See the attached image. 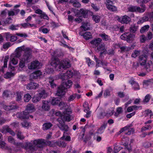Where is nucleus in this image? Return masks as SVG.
Segmentation results:
<instances>
[{
  "label": "nucleus",
  "mask_w": 153,
  "mask_h": 153,
  "mask_svg": "<svg viewBox=\"0 0 153 153\" xmlns=\"http://www.w3.org/2000/svg\"><path fill=\"white\" fill-rule=\"evenodd\" d=\"M57 120L59 123L57 124V126L60 130L66 132L69 131V127L67 125L65 124V122H69L71 120L70 115L62 116L58 118Z\"/></svg>",
  "instance_id": "obj_1"
},
{
  "label": "nucleus",
  "mask_w": 153,
  "mask_h": 153,
  "mask_svg": "<svg viewBox=\"0 0 153 153\" xmlns=\"http://www.w3.org/2000/svg\"><path fill=\"white\" fill-rule=\"evenodd\" d=\"M51 64L57 70L60 69L62 68L66 69L71 66L69 60L67 59L63 60L61 62L58 60H54L52 61Z\"/></svg>",
  "instance_id": "obj_2"
},
{
  "label": "nucleus",
  "mask_w": 153,
  "mask_h": 153,
  "mask_svg": "<svg viewBox=\"0 0 153 153\" xmlns=\"http://www.w3.org/2000/svg\"><path fill=\"white\" fill-rule=\"evenodd\" d=\"M32 50L29 48H26L24 53L21 57L19 63V66L22 68L25 66V63H27L30 61L32 57Z\"/></svg>",
  "instance_id": "obj_3"
},
{
  "label": "nucleus",
  "mask_w": 153,
  "mask_h": 153,
  "mask_svg": "<svg viewBox=\"0 0 153 153\" xmlns=\"http://www.w3.org/2000/svg\"><path fill=\"white\" fill-rule=\"evenodd\" d=\"M72 82L70 80L67 82H63L58 88L56 94L57 96H60L65 94L67 88H69L72 86Z\"/></svg>",
  "instance_id": "obj_4"
},
{
  "label": "nucleus",
  "mask_w": 153,
  "mask_h": 153,
  "mask_svg": "<svg viewBox=\"0 0 153 153\" xmlns=\"http://www.w3.org/2000/svg\"><path fill=\"white\" fill-rule=\"evenodd\" d=\"M135 35L129 32H126L121 35L120 38L122 40L126 41L127 42L131 43L134 40Z\"/></svg>",
  "instance_id": "obj_5"
},
{
  "label": "nucleus",
  "mask_w": 153,
  "mask_h": 153,
  "mask_svg": "<svg viewBox=\"0 0 153 153\" xmlns=\"http://www.w3.org/2000/svg\"><path fill=\"white\" fill-rule=\"evenodd\" d=\"M140 6L141 8L136 6L131 5L128 7V10L129 12H138L139 13L144 12L146 9L145 5L143 4H141Z\"/></svg>",
  "instance_id": "obj_6"
},
{
  "label": "nucleus",
  "mask_w": 153,
  "mask_h": 153,
  "mask_svg": "<svg viewBox=\"0 0 153 153\" xmlns=\"http://www.w3.org/2000/svg\"><path fill=\"white\" fill-rule=\"evenodd\" d=\"M34 143L35 144L39 145V148H42L44 145H47L50 146H53L50 141L43 139L35 140H34Z\"/></svg>",
  "instance_id": "obj_7"
},
{
  "label": "nucleus",
  "mask_w": 153,
  "mask_h": 153,
  "mask_svg": "<svg viewBox=\"0 0 153 153\" xmlns=\"http://www.w3.org/2000/svg\"><path fill=\"white\" fill-rule=\"evenodd\" d=\"M22 49L21 47H19L16 50L14 57L11 60V62L13 65H16L18 63V60L17 58L19 57L21 55Z\"/></svg>",
  "instance_id": "obj_8"
},
{
  "label": "nucleus",
  "mask_w": 153,
  "mask_h": 153,
  "mask_svg": "<svg viewBox=\"0 0 153 153\" xmlns=\"http://www.w3.org/2000/svg\"><path fill=\"white\" fill-rule=\"evenodd\" d=\"M41 63L37 60L33 61L28 65V68L30 69L40 68L41 67Z\"/></svg>",
  "instance_id": "obj_9"
},
{
  "label": "nucleus",
  "mask_w": 153,
  "mask_h": 153,
  "mask_svg": "<svg viewBox=\"0 0 153 153\" xmlns=\"http://www.w3.org/2000/svg\"><path fill=\"white\" fill-rule=\"evenodd\" d=\"M117 20L119 22L122 23L126 24L129 23L131 20V18L126 15H125L122 17L119 18Z\"/></svg>",
  "instance_id": "obj_10"
},
{
  "label": "nucleus",
  "mask_w": 153,
  "mask_h": 153,
  "mask_svg": "<svg viewBox=\"0 0 153 153\" xmlns=\"http://www.w3.org/2000/svg\"><path fill=\"white\" fill-rule=\"evenodd\" d=\"M17 117L22 119H27L29 118V114L26 111H24L23 112L17 113L16 114Z\"/></svg>",
  "instance_id": "obj_11"
},
{
  "label": "nucleus",
  "mask_w": 153,
  "mask_h": 153,
  "mask_svg": "<svg viewBox=\"0 0 153 153\" xmlns=\"http://www.w3.org/2000/svg\"><path fill=\"white\" fill-rule=\"evenodd\" d=\"M147 57L148 56L145 54H142L139 56V61L141 65H145Z\"/></svg>",
  "instance_id": "obj_12"
},
{
  "label": "nucleus",
  "mask_w": 153,
  "mask_h": 153,
  "mask_svg": "<svg viewBox=\"0 0 153 153\" xmlns=\"http://www.w3.org/2000/svg\"><path fill=\"white\" fill-rule=\"evenodd\" d=\"M38 84L33 82H30L27 85L26 88L28 90L36 89L38 87Z\"/></svg>",
  "instance_id": "obj_13"
},
{
  "label": "nucleus",
  "mask_w": 153,
  "mask_h": 153,
  "mask_svg": "<svg viewBox=\"0 0 153 153\" xmlns=\"http://www.w3.org/2000/svg\"><path fill=\"white\" fill-rule=\"evenodd\" d=\"M42 108L45 111H48L50 109L49 102L47 100H43Z\"/></svg>",
  "instance_id": "obj_14"
},
{
  "label": "nucleus",
  "mask_w": 153,
  "mask_h": 153,
  "mask_svg": "<svg viewBox=\"0 0 153 153\" xmlns=\"http://www.w3.org/2000/svg\"><path fill=\"white\" fill-rule=\"evenodd\" d=\"M39 145L35 144L34 143V141H31V143H28L27 144L26 147L28 149L31 150L32 151L36 150V147H39Z\"/></svg>",
  "instance_id": "obj_15"
},
{
  "label": "nucleus",
  "mask_w": 153,
  "mask_h": 153,
  "mask_svg": "<svg viewBox=\"0 0 153 153\" xmlns=\"http://www.w3.org/2000/svg\"><path fill=\"white\" fill-rule=\"evenodd\" d=\"M35 111V106L32 104H29L27 106L25 111H26L28 114L29 113Z\"/></svg>",
  "instance_id": "obj_16"
},
{
  "label": "nucleus",
  "mask_w": 153,
  "mask_h": 153,
  "mask_svg": "<svg viewBox=\"0 0 153 153\" xmlns=\"http://www.w3.org/2000/svg\"><path fill=\"white\" fill-rule=\"evenodd\" d=\"M105 45L104 43H102L100 44L95 48V51L96 52L98 53L100 51L102 52L105 50Z\"/></svg>",
  "instance_id": "obj_17"
},
{
  "label": "nucleus",
  "mask_w": 153,
  "mask_h": 153,
  "mask_svg": "<svg viewBox=\"0 0 153 153\" xmlns=\"http://www.w3.org/2000/svg\"><path fill=\"white\" fill-rule=\"evenodd\" d=\"M102 39L98 38L94 39V40L91 41L90 43L93 45L95 47H96L102 43Z\"/></svg>",
  "instance_id": "obj_18"
},
{
  "label": "nucleus",
  "mask_w": 153,
  "mask_h": 153,
  "mask_svg": "<svg viewBox=\"0 0 153 153\" xmlns=\"http://www.w3.org/2000/svg\"><path fill=\"white\" fill-rule=\"evenodd\" d=\"M106 115L107 113L104 110L101 109L98 110V112L97 114V117L98 118L102 119Z\"/></svg>",
  "instance_id": "obj_19"
},
{
  "label": "nucleus",
  "mask_w": 153,
  "mask_h": 153,
  "mask_svg": "<svg viewBox=\"0 0 153 153\" xmlns=\"http://www.w3.org/2000/svg\"><path fill=\"white\" fill-rule=\"evenodd\" d=\"M138 26L135 24L131 25L129 28V30L130 33H135L138 29Z\"/></svg>",
  "instance_id": "obj_20"
},
{
  "label": "nucleus",
  "mask_w": 153,
  "mask_h": 153,
  "mask_svg": "<svg viewBox=\"0 0 153 153\" xmlns=\"http://www.w3.org/2000/svg\"><path fill=\"white\" fill-rule=\"evenodd\" d=\"M9 58V56L7 55L5 56L4 59V65L1 69H0V71L2 72L3 73H4V69L7 67V62L8 61Z\"/></svg>",
  "instance_id": "obj_21"
},
{
  "label": "nucleus",
  "mask_w": 153,
  "mask_h": 153,
  "mask_svg": "<svg viewBox=\"0 0 153 153\" xmlns=\"http://www.w3.org/2000/svg\"><path fill=\"white\" fill-rule=\"evenodd\" d=\"M107 124V123L104 122L103 124L97 130V133L98 134H102L105 129Z\"/></svg>",
  "instance_id": "obj_22"
},
{
  "label": "nucleus",
  "mask_w": 153,
  "mask_h": 153,
  "mask_svg": "<svg viewBox=\"0 0 153 153\" xmlns=\"http://www.w3.org/2000/svg\"><path fill=\"white\" fill-rule=\"evenodd\" d=\"M99 36L101 37L102 39L104 41H110L111 40L110 37L105 33H100L99 34Z\"/></svg>",
  "instance_id": "obj_23"
},
{
  "label": "nucleus",
  "mask_w": 153,
  "mask_h": 153,
  "mask_svg": "<svg viewBox=\"0 0 153 153\" xmlns=\"http://www.w3.org/2000/svg\"><path fill=\"white\" fill-rule=\"evenodd\" d=\"M69 4H72L73 6L79 8L81 7V4L78 1L75 0H70L69 2Z\"/></svg>",
  "instance_id": "obj_24"
},
{
  "label": "nucleus",
  "mask_w": 153,
  "mask_h": 153,
  "mask_svg": "<svg viewBox=\"0 0 153 153\" xmlns=\"http://www.w3.org/2000/svg\"><path fill=\"white\" fill-rule=\"evenodd\" d=\"M53 126V124L50 122H47L44 123L42 125V129L44 131H46L50 129Z\"/></svg>",
  "instance_id": "obj_25"
},
{
  "label": "nucleus",
  "mask_w": 153,
  "mask_h": 153,
  "mask_svg": "<svg viewBox=\"0 0 153 153\" xmlns=\"http://www.w3.org/2000/svg\"><path fill=\"white\" fill-rule=\"evenodd\" d=\"M107 53L108 55H114V52L113 50L112 49H110V50L107 51L106 49L102 52H101L100 53V56H102V54L104 53Z\"/></svg>",
  "instance_id": "obj_26"
},
{
  "label": "nucleus",
  "mask_w": 153,
  "mask_h": 153,
  "mask_svg": "<svg viewBox=\"0 0 153 153\" xmlns=\"http://www.w3.org/2000/svg\"><path fill=\"white\" fill-rule=\"evenodd\" d=\"M132 124H130L129 125H127L124 127L121 128L120 130V131L119 132L120 133L123 132L124 131H128L131 129L133 128H132Z\"/></svg>",
  "instance_id": "obj_27"
},
{
  "label": "nucleus",
  "mask_w": 153,
  "mask_h": 153,
  "mask_svg": "<svg viewBox=\"0 0 153 153\" xmlns=\"http://www.w3.org/2000/svg\"><path fill=\"white\" fill-rule=\"evenodd\" d=\"M49 82L52 88H54L56 87V85L54 82V79L52 77H50L48 79Z\"/></svg>",
  "instance_id": "obj_28"
},
{
  "label": "nucleus",
  "mask_w": 153,
  "mask_h": 153,
  "mask_svg": "<svg viewBox=\"0 0 153 153\" xmlns=\"http://www.w3.org/2000/svg\"><path fill=\"white\" fill-rule=\"evenodd\" d=\"M79 14L82 15L83 17L85 18L87 16V14L88 13V11L85 9L83 8L80 9L79 10Z\"/></svg>",
  "instance_id": "obj_29"
},
{
  "label": "nucleus",
  "mask_w": 153,
  "mask_h": 153,
  "mask_svg": "<svg viewBox=\"0 0 153 153\" xmlns=\"http://www.w3.org/2000/svg\"><path fill=\"white\" fill-rule=\"evenodd\" d=\"M41 98H45L47 97L48 94L47 93L45 90H43L41 91L38 94Z\"/></svg>",
  "instance_id": "obj_30"
},
{
  "label": "nucleus",
  "mask_w": 153,
  "mask_h": 153,
  "mask_svg": "<svg viewBox=\"0 0 153 153\" xmlns=\"http://www.w3.org/2000/svg\"><path fill=\"white\" fill-rule=\"evenodd\" d=\"M7 13L8 16H10L9 11L8 10H5L1 12L0 15V20L1 21L2 20V17H4L6 16Z\"/></svg>",
  "instance_id": "obj_31"
},
{
  "label": "nucleus",
  "mask_w": 153,
  "mask_h": 153,
  "mask_svg": "<svg viewBox=\"0 0 153 153\" xmlns=\"http://www.w3.org/2000/svg\"><path fill=\"white\" fill-rule=\"evenodd\" d=\"M60 99L58 98H53L51 101V104L53 105L59 104L60 102Z\"/></svg>",
  "instance_id": "obj_32"
},
{
  "label": "nucleus",
  "mask_w": 153,
  "mask_h": 153,
  "mask_svg": "<svg viewBox=\"0 0 153 153\" xmlns=\"http://www.w3.org/2000/svg\"><path fill=\"white\" fill-rule=\"evenodd\" d=\"M82 36L86 40H88L92 38L91 34L89 32H86Z\"/></svg>",
  "instance_id": "obj_33"
},
{
  "label": "nucleus",
  "mask_w": 153,
  "mask_h": 153,
  "mask_svg": "<svg viewBox=\"0 0 153 153\" xmlns=\"http://www.w3.org/2000/svg\"><path fill=\"white\" fill-rule=\"evenodd\" d=\"M149 20V18L147 16H144L140 19L137 22L138 24L143 23V22L148 21Z\"/></svg>",
  "instance_id": "obj_34"
},
{
  "label": "nucleus",
  "mask_w": 153,
  "mask_h": 153,
  "mask_svg": "<svg viewBox=\"0 0 153 153\" xmlns=\"http://www.w3.org/2000/svg\"><path fill=\"white\" fill-rule=\"evenodd\" d=\"M31 96L28 93L24 95V101L25 102H28L31 98Z\"/></svg>",
  "instance_id": "obj_35"
},
{
  "label": "nucleus",
  "mask_w": 153,
  "mask_h": 153,
  "mask_svg": "<svg viewBox=\"0 0 153 153\" xmlns=\"http://www.w3.org/2000/svg\"><path fill=\"white\" fill-rule=\"evenodd\" d=\"M41 97L38 94L32 98V101L33 102L36 103L39 101L41 99Z\"/></svg>",
  "instance_id": "obj_36"
},
{
  "label": "nucleus",
  "mask_w": 153,
  "mask_h": 153,
  "mask_svg": "<svg viewBox=\"0 0 153 153\" xmlns=\"http://www.w3.org/2000/svg\"><path fill=\"white\" fill-rule=\"evenodd\" d=\"M149 28V25H146L142 27L140 29V32L141 33H143L145 32L148 31Z\"/></svg>",
  "instance_id": "obj_37"
},
{
  "label": "nucleus",
  "mask_w": 153,
  "mask_h": 153,
  "mask_svg": "<svg viewBox=\"0 0 153 153\" xmlns=\"http://www.w3.org/2000/svg\"><path fill=\"white\" fill-rule=\"evenodd\" d=\"M66 74L65 73L60 74L58 75V77L59 79H61L62 81L68 79L67 77Z\"/></svg>",
  "instance_id": "obj_38"
},
{
  "label": "nucleus",
  "mask_w": 153,
  "mask_h": 153,
  "mask_svg": "<svg viewBox=\"0 0 153 153\" xmlns=\"http://www.w3.org/2000/svg\"><path fill=\"white\" fill-rule=\"evenodd\" d=\"M108 10L112 12H116L117 10V7L113 5L110 6L108 5L107 8Z\"/></svg>",
  "instance_id": "obj_39"
},
{
  "label": "nucleus",
  "mask_w": 153,
  "mask_h": 153,
  "mask_svg": "<svg viewBox=\"0 0 153 153\" xmlns=\"http://www.w3.org/2000/svg\"><path fill=\"white\" fill-rule=\"evenodd\" d=\"M59 106L62 108H65L66 107L68 106L67 104L65 102L60 101L59 104Z\"/></svg>",
  "instance_id": "obj_40"
},
{
  "label": "nucleus",
  "mask_w": 153,
  "mask_h": 153,
  "mask_svg": "<svg viewBox=\"0 0 153 153\" xmlns=\"http://www.w3.org/2000/svg\"><path fill=\"white\" fill-rule=\"evenodd\" d=\"M1 131L3 133H4L9 132L10 131V128L8 126H5L1 129Z\"/></svg>",
  "instance_id": "obj_41"
},
{
  "label": "nucleus",
  "mask_w": 153,
  "mask_h": 153,
  "mask_svg": "<svg viewBox=\"0 0 153 153\" xmlns=\"http://www.w3.org/2000/svg\"><path fill=\"white\" fill-rule=\"evenodd\" d=\"M56 144L59 146H62V147H65L66 145V143L63 141H57L56 142Z\"/></svg>",
  "instance_id": "obj_42"
},
{
  "label": "nucleus",
  "mask_w": 153,
  "mask_h": 153,
  "mask_svg": "<svg viewBox=\"0 0 153 153\" xmlns=\"http://www.w3.org/2000/svg\"><path fill=\"white\" fill-rule=\"evenodd\" d=\"M19 9H14L13 10H10V16L16 15L19 12Z\"/></svg>",
  "instance_id": "obj_43"
},
{
  "label": "nucleus",
  "mask_w": 153,
  "mask_h": 153,
  "mask_svg": "<svg viewBox=\"0 0 153 153\" xmlns=\"http://www.w3.org/2000/svg\"><path fill=\"white\" fill-rule=\"evenodd\" d=\"M114 113V109L111 108L108 109L106 113H107V115L111 116Z\"/></svg>",
  "instance_id": "obj_44"
},
{
  "label": "nucleus",
  "mask_w": 153,
  "mask_h": 153,
  "mask_svg": "<svg viewBox=\"0 0 153 153\" xmlns=\"http://www.w3.org/2000/svg\"><path fill=\"white\" fill-rule=\"evenodd\" d=\"M10 143H12L17 146H21L22 145V143H16L14 140L13 138L11 137H10Z\"/></svg>",
  "instance_id": "obj_45"
},
{
  "label": "nucleus",
  "mask_w": 153,
  "mask_h": 153,
  "mask_svg": "<svg viewBox=\"0 0 153 153\" xmlns=\"http://www.w3.org/2000/svg\"><path fill=\"white\" fill-rule=\"evenodd\" d=\"M93 19L96 23L99 22L100 19V16H99L94 15L92 17Z\"/></svg>",
  "instance_id": "obj_46"
},
{
  "label": "nucleus",
  "mask_w": 153,
  "mask_h": 153,
  "mask_svg": "<svg viewBox=\"0 0 153 153\" xmlns=\"http://www.w3.org/2000/svg\"><path fill=\"white\" fill-rule=\"evenodd\" d=\"M66 74L67 77L68 79L71 77L73 76V72L71 71L70 70H68L65 73Z\"/></svg>",
  "instance_id": "obj_47"
},
{
  "label": "nucleus",
  "mask_w": 153,
  "mask_h": 153,
  "mask_svg": "<svg viewBox=\"0 0 153 153\" xmlns=\"http://www.w3.org/2000/svg\"><path fill=\"white\" fill-rule=\"evenodd\" d=\"M140 51L135 50L134 52L132 54L131 56L134 58L136 57L137 56L140 55Z\"/></svg>",
  "instance_id": "obj_48"
},
{
  "label": "nucleus",
  "mask_w": 153,
  "mask_h": 153,
  "mask_svg": "<svg viewBox=\"0 0 153 153\" xmlns=\"http://www.w3.org/2000/svg\"><path fill=\"white\" fill-rule=\"evenodd\" d=\"M153 37V35L152 32L149 31L147 33L146 37L148 40L151 39Z\"/></svg>",
  "instance_id": "obj_49"
},
{
  "label": "nucleus",
  "mask_w": 153,
  "mask_h": 153,
  "mask_svg": "<svg viewBox=\"0 0 153 153\" xmlns=\"http://www.w3.org/2000/svg\"><path fill=\"white\" fill-rule=\"evenodd\" d=\"M135 130L134 128L131 129L130 130L128 131H126L125 133V134L128 135H130L131 134H133Z\"/></svg>",
  "instance_id": "obj_50"
},
{
  "label": "nucleus",
  "mask_w": 153,
  "mask_h": 153,
  "mask_svg": "<svg viewBox=\"0 0 153 153\" xmlns=\"http://www.w3.org/2000/svg\"><path fill=\"white\" fill-rule=\"evenodd\" d=\"M148 40L146 36L145 35H142L140 36V41L141 42H144Z\"/></svg>",
  "instance_id": "obj_51"
},
{
  "label": "nucleus",
  "mask_w": 153,
  "mask_h": 153,
  "mask_svg": "<svg viewBox=\"0 0 153 153\" xmlns=\"http://www.w3.org/2000/svg\"><path fill=\"white\" fill-rule=\"evenodd\" d=\"M81 27L83 28L85 30H88L90 29L89 25H88V23L83 24Z\"/></svg>",
  "instance_id": "obj_52"
},
{
  "label": "nucleus",
  "mask_w": 153,
  "mask_h": 153,
  "mask_svg": "<svg viewBox=\"0 0 153 153\" xmlns=\"http://www.w3.org/2000/svg\"><path fill=\"white\" fill-rule=\"evenodd\" d=\"M150 98L151 96L149 94H148L145 96L144 99L143 100V101L144 102L146 103L148 102H149Z\"/></svg>",
  "instance_id": "obj_53"
},
{
  "label": "nucleus",
  "mask_w": 153,
  "mask_h": 153,
  "mask_svg": "<svg viewBox=\"0 0 153 153\" xmlns=\"http://www.w3.org/2000/svg\"><path fill=\"white\" fill-rule=\"evenodd\" d=\"M16 100L20 101L22 99V93L21 92H17L16 93Z\"/></svg>",
  "instance_id": "obj_54"
},
{
  "label": "nucleus",
  "mask_w": 153,
  "mask_h": 153,
  "mask_svg": "<svg viewBox=\"0 0 153 153\" xmlns=\"http://www.w3.org/2000/svg\"><path fill=\"white\" fill-rule=\"evenodd\" d=\"M22 126L24 127H29L30 125L29 123H28L25 120L21 123Z\"/></svg>",
  "instance_id": "obj_55"
},
{
  "label": "nucleus",
  "mask_w": 153,
  "mask_h": 153,
  "mask_svg": "<svg viewBox=\"0 0 153 153\" xmlns=\"http://www.w3.org/2000/svg\"><path fill=\"white\" fill-rule=\"evenodd\" d=\"M10 21V18H8L4 21L1 22V24L3 26H4L7 24H8Z\"/></svg>",
  "instance_id": "obj_56"
},
{
  "label": "nucleus",
  "mask_w": 153,
  "mask_h": 153,
  "mask_svg": "<svg viewBox=\"0 0 153 153\" xmlns=\"http://www.w3.org/2000/svg\"><path fill=\"white\" fill-rule=\"evenodd\" d=\"M0 147L2 149H6L7 147L6 144L4 142H0Z\"/></svg>",
  "instance_id": "obj_57"
},
{
  "label": "nucleus",
  "mask_w": 153,
  "mask_h": 153,
  "mask_svg": "<svg viewBox=\"0 0 153 153\" xmlns=\"http://www.w3.org/2000/svg\"><path fill=\"white\" fill-rule=\"evenodd\" d=\"M110 95V91L108 89H106L105 90L104 93V96L106 97Z\"/></svg>",
  "instance_id": "obj_58"
},
{
  "label": "nucleus",
  "mask_w": 153,
  "mask_h": 153,
  "mask_svg": "<svg viewBox=\"0 0 153 153\" xmlns=\"http://www.w3.org/2000/svg\"><path fill=\"white\" fill-rule=\"evenodd\" d=\"M123 148L122 147L115 146L114 147V153H117Z\"/></svg>",
  "instance_id": "obj_59"
},
{
  "label": "nucleus",
  "mask_w": 153,
  "mask_h": 153,
  "mask_svg": "<svg viewBox=\"0 0 153 153\" xmlns=\"http://www.w3.org/2000/svg\"><path fill=\"white\" fill-rule=\"evenodd\" d=\"M17 135L18 138L22 140L24 138V137L22 135V132L21 131H18Z\"/></svg>",
  "instance_id": "obj_60"
},
{
  "label": "nucleus",
  "mask_w": 153,
  "mask_h": 153,
  "mask_svg": "<svg viewBox=\"0 0 153 153\" xmlns=\"http://www.w3.org/2000/svg\"><path fill=\"white\" fill-rule=\"evenodd\" d=\"M40 17L41 18H43L47 20L49 19L48 17L45 13H42V14L40 16Z\"/></svg>",
  "instance_id": "obj_61"
},
{
  "label": "nucleus",
  "mask_w": 153,
  "mask_h": 153,
  "mask_svg": "<svg viewBox=\"0 0 153 153\" xmlns=\"http://www.w3.org/2000/svg\"><path fill=\"white\" fill-rule=\"evenodd\" d=\"M19 25H12L10 27V29L12 30H17L16 27H19Z\"/></svg>",
  "instance_id": "obj_62"
},
{
  "label": "nucleus",
  "mask_w": 153,
  "mask_h": 153,
  "mask_svg": "<svg viewBox=\"0 0 153 153\" xmlns=\"http://www.w3.org/2000/svg\"><path fill=\"white\" fill-rule=\"evenodd\" d=\"M94 58L96 61V62H97V64L96 65V67H98L99 66V64L101 62V61L100 60H99L98 59L97 57H96L95 56H94Z\"/></svg>",
  "instance_id": "obj_63"
},
{
  "label": "nucleus",
  "mask_w": 153,
  "mask_h": 153,
  "mask_svg": "<svg viewBox=\"0 0 153 153\" xmlns=\"http://www.w3.org/2000/svg\"><path fill=\"white\" fill-rule=\"evenodd\" d=\"M4 36L7 41L9 40L10 39V34L9 33H4Z\"/></svg>",
  "instance_id": "obj_64"
}]
</instances>
